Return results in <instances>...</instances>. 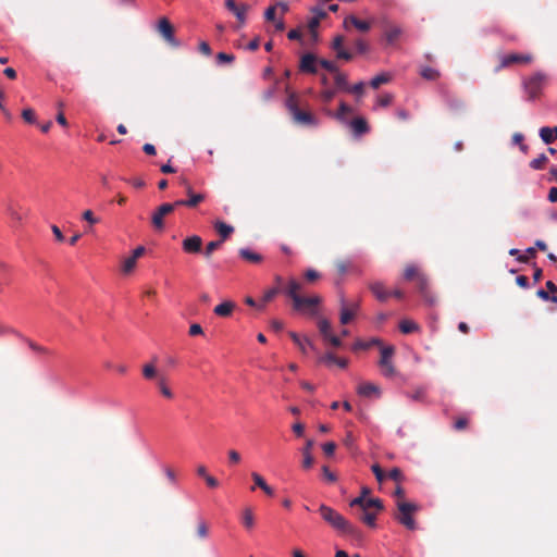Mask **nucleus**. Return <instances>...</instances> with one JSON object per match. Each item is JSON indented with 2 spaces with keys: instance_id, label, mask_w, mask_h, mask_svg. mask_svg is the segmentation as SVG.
Returning a JSON list of instances; mask_svg holds the SVG:
<instances>
[{
  "instance_id": "obj_4",
  "label": "nucleus",
  "mask_w": 557,
  "mask_h": 557,
  "mask_svg": "<svg viewBox=\"0 0 557 557\" xmlns=\"http://www.w3.org/2000/svg\"><path fill=\"white\" fill-rule=\"evenodd\" d=\"M546 75L542 72H536L533 75L523 78L522 87L524 92L528 95V100H535L542 92Z\"/></svg>"
},
{
  "instance_id": "obj_33",
  "label": "nucleus",
  "mask_w": 557,
  "mask_h": 557,
  "mask_svg": "<svg viewBox=\"0 0 557 557\" xmlns=\"http://www.w3.org/2000/svg\"><path fill=\"white\" fill-rule=\"evenodd\" d=\"M420 75L428 81H435L440 77V72L433 67L424 66L420 71Z\"/></svg>"
},
{
  "instance_id": "obj_42",
  "label": "nucleus",
  "mask_w": 557,
  "mask_h": 557,
  "mask_svg": "<svg viewBox=\"0 0 557 557\" xmlns=\"http://www.w3.org/2000/svg\"><path fill=\"white\" fill-rule=\"evenodd\" d=\"M381 345V341L379 338H372L369 342L358 341L355 344V349H369L371 346Z\"/></svg>"
},
{
  "instance_id": "obj_55",
  "label": "nucleus",
  "mask_w": 557,
  "mask_h": 557,
  "mask_svg": "<svg viewBox=\"0 0 557 557\" xmlns=\"http://www.w3.org/2000/svg\"><path fill=\"white\" fill-rule=\"evenodd\" d=\"M509 255L516 257V260L520 263H528V257L522 255L517 248H511Z\"/></svg>"
},
{
  "instance_id": "obj_8",
  "label": "nucleus",
  "mask_w": 557,
  "mask_h": 557,
  "mask_svg": "<svg viewBox=\"0 0 557 557\" xmlns=\"http://www.w3.org/2000/svg\"><path fill=\"white\" fill-rule=\"evenodd\" d=\"M173 212V206L170 202L162 203L159 206L151 215V223L154 230L163 231L164 230V216Z\"/></svg>"
},
{
  "instance_id": "obj_49",
  "label": "nucleus",
  "mask_w": 557,
  "mask_h": 557,
  "mask_svg": "<svg viewBox=\"0 0 557 557\" xmlns=\"http://www.w3.org/2000/svg\"><path fill=\"white\" fill-rule=\"evenodd\" d=\"M337 361V357L332 352H326L325 355L319 358V362L325 363L326 366L335 364Z\"/></svg>"
},
{
  "instance_id": "obj_6",
  "label": "nucleus",
  "mask_w": 557,
  "mask_h": 557,
  "mask_svg": "<svg viewBox=\"0 0 557 557\" xmlns=\"http://www.w3.org/2000/svg\"><path fill=\"white\" fill-rule=\"evenodd\" d=\"M158 33L172 47H180V41L174 35V27L166 17H161L156 26Z\"/></svg>"
},
{
  "instance_id": "obj_15",
  "label": "nucleus",
  "mask_w": 557,
  "mask_h": 557,
  "mask_svg": "<svg viewBox=\"0 0 557 557\" xmlns=\"http://www.w3.org/2000/svg\"><path fill=\"white\" fill-rule=\"evenodd\" d=\"M532 61L531 54H523V53H511L504 55L500 61V66H509L513 63H530Z\"/></svg>"
},
{
  "instance_id": "obj_14",
  "label": "nucleus",
  "mask_w": 557,
  "mask_h": 557,
  "mask_svg": "<svg viewBox=\"0 0 557 557\" xmlns=\"http://www.w3.org/2000/svg\"><path fill=\"white\" fill-rule=\"evenodd\" d=\"M183 250L187 253H198L201 251L202 239L198 235L186 237L183 243Z\"/></svg>"
},
{
  "instance_id": "obj_32",
  "label": "nucleus",
  "mask_w": 557,
  "mask_h": 557,
  "mask_svg": "<svg viewBox=\"0 0 557 557\" xmlns=\"http://www.w3.org/2000/svg\"><path fill=\"white\" fill-rule=\"evenodd\" d=\"M401 35V28L393 26L385 32V38L388 44H394Z\"/></svg>"
},
{
  "instance_id": "obj_21",
  "label": "nucleus",
  "mask_w": 557,
  "mask_h": 557,
  "mask_svg": "<svg viewBox=\"0 0 557 557\" xmlns=\"http://www.w3.org/2000/svg\"><path fill=\"white\" fill-rule=\"evenodd\" d=\"M348 23L354 25L360 32H368L371 27L369 22L359 20L355 15H349L345 18L344 25L347 26Z\"/></svg>"
},
{
  "instance_id": "obj_31",
  "label": "nucleus",
  "mask_w": 557,
  "mask_h": 557,
  "mask_svg": "<svg viewBox=\"0 0 557 557\" xmlns=\"http://www.w3.org/2000/svg\"><path fill=\"white\" fill-rule=\"evenodd\" d=\"M359 519L370 528L376 527V513L374 512H370L368 510L362 511Z\"/></svg>"
},
{
  "instance_id": "obj_11",
  "label": "nucleus",
  "mask_w": 557,
  "mask_h": 557,
  "mask_svg": "<svg viewBox=\"0 0 557 557\" xmlns=\"http://www.w3.org/2000/svg\"><path fill=\"white\" fill-rule=\"evenodd\" d=\"M225 8L236 16L240 25L245 24L248 11L246 4L238 5L235 0H225Z\"/></svg>"
},
{
  "instance_id": "obj_56",
  "label": "nucleus",
  "mask_w": 557,
  "mask_h": 557,
  "mask_svg": "<svg viewBox=\"0 0 557 557\" xmlns=\"http://www.w3.org/2000/svg\"><path fill=\"white\" fill-rule=\"evenodd\" d=\"M387 476L396 482L403 480V472L399 468H393L388 471Z\"/></svg>"
},
{
  "instance_id": "obj_54",
  "label": "nucleus",
  "mask_w": 557,
  "mask_h": 557,
  "mask_svg": "<svg viewBox=\"0 0 557 557\" xmlns=\"http://www.w3.org/2000/svg\"><path fill=\"white\" fill-rule=\"evenodd\" d=\"M28 347L34 350L35 352H38V354H48V349L42 347V346H39L37 345L35 342L30 341V339H27V338H23Z\"/></svg>"
},
{
  "instance_id": "obj_57",
  "label": "nucleus",
  "mask_w": 557,
  "mask_h": 557,
  "mask_svg": "<svg viewBox=\"0 0 557 557\" xmlns=\"http://www.w3.org/2000/svg\"><path fill=\"white\" fill-rule=\"evenodd\" d=\"M393 101V96L391 94H384L377 98V106L380 107H388Z\"/></svg>"
},
{
  "instance_id": "obj_16",
  "label": "nucleus",
  "mask_w": 557,
  "mask_h": 557,
  "mask_svg": "<svg viewBox=\"0 0 557 557\" xmlns=\"http://www.w3.org/2000/svg\"><path fill=\"white\" fill-rule=\"evenodd\" d=\"M236 308V304L232 300H225L218 306L214 307L213 312L218 317L227 318L232 315L234 309Z\"/></svg>"
},
{
  "instance_id": "obj_48",
  "label": "nucleus",
  "mask_w": 557,
  "mask_h": 557,
  "mask_svg": "<svg viewBox=\"0 0 557 557\" xmlns=\"http://www.w3.org/2000/svg\"><path fill=\"white\" fill-rule=\"evenodd\" d=\"M22 117L24 119V121L26 123H29V124H34L36 123V116H35V112L33 111V109H24L22 111Z\"/></svg>"
},
{
  "instance_id": "obj_35",
  "label": "nucleus",
  "mask_w": 557,
  "mask_h": 557,
  "mask_svg": "<svg viewBox=\"0 0 557 557\" xmlns=\"http://www.w3.org/2000/svg\"><path fill=\"white\" fill-rule=\"evenodd\" d=\"M391 79V75L386 74V73H382L380 75H376L374 76L371 81H370V86L374 89L379 88L382 84H386L388 83Z\"/></svg>"
},
{
  "instance_id": "obj_44",
  "label": "nucleus",
  "mask_w": 557,
  "mask_h": 557,
  "mask_svg": "<svg viewBox=\"0 0 557 557\" xmlns=\"http://www.w3.org/2000/svg\"><path fill=\"white\" fill-rule=\"evenodd\" d=\"M222 240H212L208 243L203 252L206 258H209L212 255V252L222 245Z\"/></svg>"
},
{
  "instance_id": "obj_45",
  "label": "nucleus",
  "mask_w": 557,
  "mask_h": 557,
  "mask_svg": "<svg viewBox=\"0 0 557 557\" xmlns=\"http://www.w3.org/2000/svg\"><path fill=\"white\" fill-rule=\"evenodd\" d=\"M234 60L235 57L232 53L219 52L216 54L218 64L232 63Z\"/></svg>"
},
{
  "instance_id": "obj_47",
  "label": "nucleus",
  "mask_w": 557,
  "mask_h": 557,
  "mask_svg": "<svg viewBox=\"0 0 557 557\" xmlns=\"http://www.w3.org/2000/svg\"><path fill=\"white\" fill-rule=\"evenodd\" d=\"M367 498H363V495H360L350 500V507H359L362 511H366Z\"/></svg>"
},
{
  "instance_id": "obj_26",
  "label": "nucleus",
  "mask_w": 557,
  "mask_h": 557,
  "mask_svg": "<svg viewBox=\"0 0 557 557\" xmlns=\"http://www.w3.org/2000/svg\"><path fill=\"white\" fill-rule=\"evenodd\" d=\"M417 287H418V290L419 293L422 295V297L428 300V301H432L430 298H429V295H428V287H429V281H428V277L424 275V274H420L418 275L417 277Z\"/></svg>"
},
{
  "instance_id": "obj_17",
  "label": "nucleus",
  "mask_w": 557,
  "mask_h": 557,
  "mask_svg": "<svg viewBox=\"0 0 557 557\" xmlns=\"http://www.w3.org/2000/svg\"><path fill=\"white\" fill-rule=\"evenodd\" d=\"M358 394L363 397L380 396L381 392L379 386L373 383H361L357 389Z\"/></svg>"
},
{
  "instance_id": "obj_62",
  "label": "nucleus",
  "mask_w": 557,
  "mask_h": 557,
  "mask_svg": "<svg viewBox=\"0 0 557 557\" xmlns=\"http://www.w3.org/2000/svg\"><path fill=\"white\" fill-rule=\"evenodd\" d=\"M371 470L372 472L374 473L376 480L379 482H382L383 479H384V472L382 471L381 467L377 465V463H374L372 467H371Z\"/></svg>"
},
{
  "instance_id": "obj_61",
  "label": "nucleus",
  "mask_w": 557,
  "mask_h": 557,
  "mask_svg": "<svg viewBox=\"0 0 557 557\" xmlns=\"http://www.w3.org/2000/svg\"><path fill=\"white\" fill-rule=\"evenodd\" d=\"M320 22L321 21L319 20V17H314V16L309 20L308 28H309L310 34H315V30L319 27Z\"/></svg>"
},
{
  "instance_id": "obj_30",
  "label": "nucleus",
  "mask_w": 557,
  "mask_h": 557,
  "mask_svg": "<svg viewBox=\"0 0 557 557\" xmlns=\"http://www.w3.org/2000/svg\"><path fill=\"white\" fill-rule=\"evenodd\" d=\"M187 195H188L187 207H189V208H194L198 203H200L201 201L205 200V195L203 194H195L190 186L187 187Z\"/></svg>"
},
{
  "instance_id": "obj_39",
  "label": "nucleus",
  "mask_w": 557,
  "mask_h": 557,
  "mask_svg": "<svg viewBox=\"0 0 557 557\" xmlns=\"http://www.w3.org/2000/svg\"><path fill=\"white\" fill-rule=\"evenodd\" d=\"M547 161H548V158L546 157V154L545 153H541L537 158L533 159L530 162V166L533 170H541V169H543L545 163H547Z\"/></svg>"
},
{
  "instance_id": "obj_34",
  "label": "nucleus",
  "mask_w": 557,
  "mask_h": 557,
  "mask_svg": "<svg viewBox=\"0 0 557 557\" xmlns=\"http://www.w3.org/2000/svg\"><path fill=\"white\" fill-rule=\"evenodd\" d=\"M136 262L137 261L132 256L125 258L121 265L122 273L123 274L132 273L136 267Z\"/></svg>"
},
{
  "instance_id": "obj_3",
  "label": "nucleus",
  "mask_w": 557,
  "mask_h": 557,
  "mask_svg": "<svg viewBox=\"0 0 557 557\" xmlns=\"http://www.w3.org/2000/svg\"><path fill=\"white\" fill-rule=\"evenodd\" d=\"M285 104L295 124L310 127H317L319 125L320 122L315 115L298 107L295 95H290Z\"/></svg>"
},
{
  "instance_id": "obj_36",
  "label": "nucleus",
  "mask_w": 557,
  "mask_h": 557,
  "mask_svg": "<svg viewBox=\"0 0 557 557\" xmlns=\"http://www.w3.org/2000/svg\"><path fill=\"white\" fill-rule=\"evenodd\" d=\"M143 375L146 380H158L157 369L152 363H147L143 367Z\"/></svg>"
},
{
  "instance_id": "obj_13",
  "label": "nucleus",
  "mask_w": 557,
  "mask_h": 557,
  "mask_svg": "<svg viewBox=\"0 0 557 557\" xmlns=\"http://www.w3.org/2000/svg\"><path fill=\"white\" fill-rule=\"evenodd\" d=\"M288 334L304 355H307L309 350L317 351V347L308 337H300L295 332H289Z\"/></svg>"
},
{
  "instance_id": "obj_63",
  "label": "nucleus",
  "mask_w": 557,
  "mask_h": 557,
  "mask_svg": "<svg viewBox=\"0 0 557 557\" xmlns=\"http://www.w3.org/2000/svg\"><path fill=\"white\" fill-rule=\"evenodd\" d=\"M83 219L85 221H87L88 223L90 224H96L99 222V220L97 218H95L94 213L91 210H86L84 213H83Z\"/></svg>"
},
{
  "instance_id": "obj_37",
  "label": "nucleus",
  "mask_w": 557,
  "mask_h": 557,
  "mask_svg": "<svg viewBox=\"0 0 557 557\" xmlns=\"http://www.w3.org/2000/svg\"><path fill=\"white\" fill-rule=\"evenodd\" d=\"M318 327L321 333V335L325 338L326 336H330L331 333V323L327 319L321 318L318 321Z\"/></svg>"
},
{
  "instance_id": "obj_43",
  "label": "nucleus",
  "mask_w": 557,
  "mask_h": 557,
  "mask_svg": "<svg viewBox=\"0 0 557 557\" xmlns=\"http://www.w3.org/2000/svg\"><path fill=\"white\" fill-rule=\"evenodd\" d=\"M369 508H375L377 511L383 510L384 506L380 498H368L366 504V510Z\"/></svg>"
},
{
  "instance_id": "obj_52",
  "label": "nucleus",
  "mask_w": 557,
  "mask_h": 557,
  "mask_svg": "<svg viewBox=\"0 0 557 557\" xmlns=\"http://www.w3.org/2000/svg\"><path fill=\"white\" fill-rule=\"evenodd\" d=\"M343 443L350 450H354L356 448V440L351 432L346 433Z\"/></svg>"
},
{
  "instance_id": "obj_46",
  "label": "nucleus",
  "mask_w": 557,
  "mask_h": 557,
  "mask_svg": "<svg viewBox=\"0 0 557 557\" xmlns=\"http://www.w3.org/2000/svg\"><path fill=\"white\" fill-rule=\"evenodd\" d=\"M536 295L539 298H541L544 301H552V302L557 304V295H549L548 292H546L542 288L536 292Z\"/></svg>"
},
{
  "instance_id": "obj_24",
  "label": "nucleus",
  "mask_w": 557,
  "mask_h": 557,
  "mask_svg": "<svg viewBox=\"0 0 557 557\" xmlns=\"http://www.w3.org/2000/svg\"><path fill=\"white\" fill-rule=\"evenodd\" d=\"M277 285H281L283 283V280L281 276H276L275 278ZM284 288H281L280 286H276V287H272L270 289H268L264 295H263V298H262V304L264 305L265 302H269L271 301L278 293H284Z\"/></svg>"
},
{
  "instance_id": "obj_9",
  "label": "nucleus",
  "mask_w": 557,
  "mask_h": 557,
  "mask_svg": "<svg viewBox=\"0 0 557 557\" xmlns=\"http://www.w3.org/2000/svg\"><path fill=\"white\" fill-rule=\"evenodd\" d=\"M356 138H359L370 132L369 124L364 117L358 116L346 124Z\"/></svg>"
},
{
  "instance_id": "obj_20",
  "label": "nucleus",
  "mask_w": 557,
  "mask_h": 557,
  "mask_svg": "<svg viewBox=\"0 0 557 557\" xmlns=\"http://www.w3.org/2000/svg\"><path fill=\"white\" fill-rule=\"evenodd\" d=\"M370 289L380 301H386L391 296L389 292L385 290L384 285L381 282L371 284Z\"/></svg>"
},
{
  "instance_id": "obj_1",
  "label": "nucleus",
  "mask_w": 557,
  "mask_h": 557,
  "mask_svg": "<svg viewBox=\"0 0 557 557\" xmlns=\"http://www.w3.org/2000/svg\"><path fill=\"white\" fill-rule=\"evenodd\" d=\"M301 284L295 278H290L284 289V294L293 300V308L302 314L310 317L318 315V306L322 299L319 296L305 297L299 295Z\"/></svg>"
},
{
  "instance_id": "obj_58",
  "label": "nucleus",
  "mask_w": 557,
  "mask_h": 557,
  "mask_svg": "<svg viewBox=\"0 0 557 557\" xmlns=\"http://www.w3.org/2000/svg\"><path fill=\"white\" fill-rule=\"evenodd\" d=\"M322 449L326 456L331 457L335 453L336 444L334 442L324 443L322 445Z\"/></svg>"
},
{
  "instance_id": "obj_25",
  "label": "nucleus",
  "mask_w": 557,
  "mask_h": 557,
  "mask_svg": "<svg viewBox=\"0 0 557 557\" xmlns=\"http://www.w3.org/2000/svg\"><path fill=\"white\" fill-rule=\"evenodd\" d=\"M350 112H351V108L347 103L342 101L339 103L338 111L336 113L330 112L329 114L334 116L342 124H348V120L346 119L345 114L350 113Z\"/></svg>"
},
{
  "instance_id": "obj_29",
  "label": "nucleus",
  "mask_w": 557,
  "mask_h": 557,
  "mask_svg": "<svg viewBox=\"0 0 557 557\" xmlns=\"http://www.w3.org/2000/svg\"><path fill=\"white\" fill-rule=\"evenodd\" d=\"M354 318L351 310L347 307L345 298L341 297V317L339 321L342 324H348Z\"/></svg>"
},
{
  "instance_id": "obj_2",
  "label": "nucleus",
  "mask_w": 557,
  "mask_h": 557,
  "mask_svg": "<svg viewBox=\"0 0 557 557\" xmlns=\"http://www.w3.org/2000/svg\"><path fill=\"white\" fill-rule=\"evenodd\" d=\"M321 518L335 531L351 537H359L360 531L351 524L343 515L333 509L332 507L321 504L319 507Z\"/></svg>"
},
{
  "instance_id": "obj_53",
  "label": "nucleus",
  "mask_w": 557,
  "mask_h": 557,
  "mask_svg": "<svg viewBox=\"0 0 557 557\" xmlns=\"http://www.w3.org/2000/svg\"><path fill=\"white\" fill-rule=\"evenodd\" d=\"M425 388L419 387L417 388L412 394L409 395V397L414 401H422L425 397Z\"/></svg>"
},
{
  "instance_id": "obj_7",
  "label": "nucleus",
  "mask_w": 557,
  "mask_h": 557,
  "mask_svg": "<svg viewBox=\"0 0 557 557\" xmlns=\"http://www.w3.org/2000/svg\"><path fill=\"white\" fill-rule=\"evenodd\" d=\"M393 354H394L393 346H384L381 349V359L379 361V364L382 369V374L386 377H392L396 373L395 367L391 360Z\"/></svg>"
},
{
  "instance_id": "obj_27",
  "label": "nucleus",
  "mask_w": 557,
  "mask_h": 557,
  "mask_svg": "<svg viewBox=\"0 0 557 557\" xmlns=\"http://www.w3.org/2000/svg\"><path fill=\"white\" fill-rule=\"evenodd\" d=\"M157 386L161 393V395L168 399H172L174 397L173 392L166 384V379L163 375L158 376Z\"/></svg>"
},
{
  "instance_id": "obj_5",
  "label": "nucleus",
  "mask_w": 557,
  "mask_h": 557,
  "mask_svg": "<svg viewBox=\"0 0 557 557\" xmlns=\"http://www.w3.org/2000/svg\"><path fill=\"white\" fill-rule=\"evenodd\" d=\"M397 507L399 510V515L397 516L399 523L409 530H413L416 528V522L412 518V512L418 509L417 505L407 502H399Z\"/></svg>"
},
{
  "instance_id": "obj_19",
  "label": "nucleus",
  "mask_w": 557,
  "mask_h": 557,
  "mask_svg": "<svg viewBox=\"0 0 557 557\" xmlns=\"http://www.w3.org/2000/svg\"><path fill=\"white\" fill-rule=\"evenodd\" d=\"M540 137L545 144H553L557 139V126H544L540 129Z\"/></svg>"
},
{
  "instance_id": "obj_40",
  "label": "nucleus",
  "mask_w": 557,
  "mask_h": 557,
  "mask_svg": "<svg viewBox=\"0 0 557 557\" xmlns=\"http://www.w3.org/2000/svg\"><path fill=\"white\" fill-rule=\"evenodd\" d=\"M418 329V325L412 322V321H409V320H403L400 323H399V330L404 333V334H409L413 331H416Z\"/></svg>"
},
{
  "instance_id": "obj_59",
  "label": "nucleus",
  "mask_w": 557,
  "mask_h": 557,
  "mask_svg": "<svg viewBox=\"0 0 557 557\" xmlns=\"http://www.w3.org/2000/svg\"><path fill=\"white\" fill-rule=\"evenodd\" d=\"M197 535L201 539L208 536V527L205 521L200 520L197 527Z\"/></svg>"
},
{
  "instance_id": "obj_18",
  "label": "nucleus",
  "mask_w": 557,
  "mask_h": 557,
  "mask_svg": "<svg viewBox=\"0 0 557 557\" xmlns=\"http://www.w3.org/2000/svg\"><path fill=\"white\" fill-rule=\"evenodd\" d=\"M238 255L250 263H260L263 260V257L260 253L252 251L249 248H240L238 250Z\"/></svg>"
},
{
  "instance_id": "obj_12",
  "label": "nucleus",
  "mask_w": 557,
  "mask_h": 557,
  "mask_svg": "<svg viewBox=\"0 0 557 557\" xmlns=\"http://www.w3.org/2000/svg\"><path fill=\"white\" fill-rule=\"evenodd\" d=\"M317 58L312 53H306L301 57L299 70L308 74H317Z\"/></svg>"
},
{
  "instance_id": "obj_38",
  "label": "nucleus",
  "mask_w": 557,
  "mask_h": 557,
  "mask_svg": "<svg viewBox=\"0 0 557 557\" xmlns=\"http://www.w3.org/2000/svg\"><path fill=\"white\" fill-rule=\"evenodd\" d=\"M243 523L247 529H252L255 525V517L252 513V510L250 508H247L244 510L243 513Z\"/></svg>"
},
{
  "instance_id": "obj_50",
  "label": "nucleus",
  "mask_w": 557,
  "mask_h": 557,
  "mask_svg": "<svg viewBox=\"0 0 557 557\" xmlns=\"http://www.w3.org/2000/svg\"><path fill=\"white\" fill-rule=\"evenodd\" d=\"M319 63L320 65L325 69L326 71L331 72V73H337L338 71V67L336 66V64L332 61H329V60H325V59H321L319 60Z\"/></svg>"
},
{
  "instance_id": "obj_64",
  "label": "nucleus",
  "mask_w": 557,
  "mask_h": 557,
  "mask_svg": "<svg viewBox=\"0 0 557 557\" xmlns=\"http://www.w3.org/2000/svg\"><path fill=\"white\" fill-rule=\"evenodd\" d=\"M343 44H344V38L343 36H336L333 40V44H332V48L336 51V53L338 52V50H343Z\"/></svg>"
},
{
  "instance_id": "obj_51",
  "label": "nucleus",
  "mask_w": 557,
  "mask_h": 557,
  "mask_svg": "<svg viewBox=\"0 0 557 557\" xmlns=\"http://www.w3.org/2000/svg\"><path fill=\"white\" fill-rule=\"evenodd\" d=\"M336 95V90L335 89H325L323 91H321L320 94V99L327 103L330 101H332V99L335 97Z\"/></svg>"
},
{
  "instance_id": "obj_22",
  "label": "nucleus",
  "mask_w": 557,
  "mask_h": 557,
  "mask_svg": "<svg viewBox=\"0 0 557 557\" xmlns=\"http://www.w3.org/2000/svg\"><path fill=\"white\" fill-rule=\"evenodd\" d=\"M313 446V441L312 440H308L307 443H306V446L302 448V456H304V460H302V467L305 469H309L312 467L313 465V457L310 453L311 448Z\"/></svg>"
},
{
  "instance_id": "obj_41",
  "label": "nucleus",
  "mask_w": 557,
  "mask_h": 557,
  "mask_svg": "<svg viewBox=\"0 0 557 557\" xmlns=\"http://www.w3.org/2000/svg\"><path fill=\"white\" fill-rule=\"evenodd\" d=\"M421 273L418 271L417 267L414 265H408L406 269H405V272H404V278L406 281H412V280H417L418 275H420Z\"/></svg>"
},
{
  "instance_id": "obj_28",
  "label": "nucleus",
  "mask_w": 557,
  "mask_h": 557,
  "mask_svg": "<svg viewBox=\"0 0 557 557\" xmlns=\"http://www.w3.org/2000/svg\"><path fill=\"white\" fill-rule=\"evenodd\" d=\"M334 82H335L336 88L338 90L350 91V86L348 84L346 74L337 71V73H335V76H334Z\"/></svg>"
},
{
  "instance_id": "obj_23",
  "label": "nucleus",
  "mask_w": 557,
  "mask_h": 557,
  "mask_svg": "<svg viewBox=\"0 0 557 557\" xmlns=\"http://www.w3.org/2000/svg\"><path fill=\"white\" fill-rule=\"evenodd\" d=\"M214 228L221 236L220 240L222 242H224L234 232V227L232 225H228L222 221H216L214 223Z\"/></svg>"
},
{
  "instance_id": "obj_60",
  "label": "nucleus",
  "mask_w": 557,
  "mask_h": 557,
  "mask_svg": "<svg viewBox=\"0 0 557 557\" xmlns=\"http://www.w3.org/2000/svg\"><path fill=\"white\" fill-rule=\"evenodd\" d=\"M355 48L358 53H366L369 50L368 44L366 41H363L362 39L356 40Z\"/></svg>"
},
{
  "instance_id": "obj_10",
  "label": "nucleus",
  "mask_w": 557,
  "mask_h": 557,
  "mask_svg": "<svg viewBox=\"0 0 557 557\" xmlns=\"http://www.w3.org/2000/svg\"><path fill=\"white\" fill-rule=\"evenodd\" d=\"M443 99L447 108L453 112H461L466 108V103L462 99L458 98L457 96L448 92L443 91L442 92Z\"/></svg>"
}]
</instances>
